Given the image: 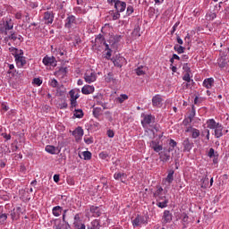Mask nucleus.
I'll return each instance as SVG.
<instances>
[{
	"mask_svg": "<svg viewBox=\"0 0 229 229\" xmlns=\"http://www.w3.org/2000/svg\"><path fill=\"white\" fill-rule=\"evenodd\" d=\"M159 158L161 162H169L171 160V155L165 150L159 152Z\"/></svg>",
	"mask_w": 229,
	"mask_h": 229,
	"instance_id": "ddd939ff",
	"label": "nucleus"
},
{
	"mask_svg": "<svg viewBox=\"0 0 229 229\" xmlns=\"http://www.w3.org/2000/svg\"><path fill=\"white\" fill-rule=\"evenodd\" d=\"M9 40H13V42H15V40H17V33H15V31H11V35L8 36Z\"/></svg>",
	"mask_w": 229,
	"mask_h": 229,
	"instance_id": "a18cd8bd",
	"label": "nucleus"
},
{
	"mask_svg": "<svg viewBox=\"0 0 229 229\" xmlns=\"http://www.w3.org/2000/svg\"><path fill=\"white\" fill-rule=\"evenodd\" d=\"M132 226L136 228V226H140V216H137V217L132 221Z\"/></svg>",
	"mask_w": 229,
	"mask_h": 229,
	"instance_id": "4c0bfd02",
	"label": "nucleus"
},
{
	"mask_svg": "<svg viewBox=\"0 0 229 229\" xmlns=\"http://www.w3.org/2000/svg\"><path fill=\"white\" fill-rule=\"evenodd\" d=\"M173 221V213L169 210H165L163 213V223L167 225V223H171Z\"/></svg>",
	"mask_w": 229,
	"mask_h": 229,
	"instance_id": "0eeeda50",
	"label": "nucleus"
},
{
	"mask_svg": "<svg viewBox=\"0 0 229 229\" xmlns=\"http://www.w3.org/2000/svg\"><path fill=\"white\" fill-rule=\"evenodd\" d=\"M68 68L67 67H61L57 72H55V74L57 76H62L64 78V76H67Z\"/></svg>",
	"mask_w": 229,
	"mask_h": 229,
	"instance_id": "4be33fe9",
	"label": "nucleus"
},
{
	"mask_svg": "<svg viewBox=\"0 0 229 229\" xmlns=\"http://www.w3.org/2000/svg\"><path fill=\"white\" fill-rule=\"evenodd\" d=\"M132 35L133 37H140V27H139V25H137L133 31H132Z\"/></svg>",
	"mask_w": 229,
	"mask_h": 229,
	"instance_id": "e433bc0d",
	"label": "nucleus"
},
{
	"mask_svg": "<svg viewBox=\"0 0 229 229\" xmlns=\"http://www.w3.org/2000/svg\"><path fill=\"white\" fill-rule=\"evenodd\" d=\"M207 123H208V128H209L210 130H216V128L217 127V123L214 119L208 120Z\"/></svg>",
	"mask_w": 229,
	"mask_h": 229,
	"instance_id": "a878e982",
	"label": "nucleus"
},
{
	"mask_svg": "<svg viewBox=\"0 0 229 229\" xmlns=\"http://www.w3.org/2000/svg\"><path fill=\"white\" fill-rule=\"evenodd\" d=\"M74 24H76V16L69 15L65 20L64 28L71 30V28H72V26H74Z\"/></svg>",
	"mask_w": 229,
	"mask_h": 229,
	"instance_id": "7ed1b4c3",
	"label": "nucleus"
},
{
	"mask_svg": "<svg viewBox=\"0 0 229 229\" xmlns=\"http://www.w3.org/2000/svg\"><path fill=\"white\" fill-rule=\"evenodd\" d=\"M192 139H198L199 137V130L191 127Z\"/></svg>",
	"mask_w": 229,
	"mask_h": 229,
	"instance_id": "7c9ffc66",
	"label": "nucleus"
},
{
	"mask_svg": "<svg viewBox=\"0 0 229 229\" xmlns=\"http://www.w3.org/2000/svg\"><path fill=\"white\" fill-rule=\"evenodd\" d=\"M182 80H183L184 81H187L188 83H191V73L186 72V73L183 75Z\"/></svg>",
	"mask_w": 229,
	"mask_h": 229,
	"instance_id": "de8ad7c7",
	"label": "nucleus"
},
{
	"mask_svg": "<svg viewBox=\"0 0 229 229\" xmlns=\"http://www.w3.org/2000/svg\"><path fill=\"white\" fill-rule=\"evenodd\" d=\"M215 136L216 139L223 137V125L221 123H216V127L215 128Z\"/></svg>",
	"mask_w": 229,
	"mask_h": 229,
	"instance_id": "4468645a",
	"label": "nucleus"
},
{
	"mask_svg": "<svg viewBox=\"0 0 229 229\" xmlns=\"http://www.w3.org/2000/svg\"><path fill=\"white\" fill-rule=\"evenodd\" d=\"M182 146H183V151H191V149H192V146H194V143L191 142V140H189V138H186L183 141H182Z\"/></svg>",
	"mask_w": 229,
	"mask_h": 229,
	"instance_id": "1a4fd4ad",
	"label": "nucleus"
},
{
	"mask_svg": "<svg viewBox=\"0 0 229 229\" xmlns=\"http://www.w3.org/2000/svg\"><path fill=\"white\" fill-rule=\"evenodd\" d=\"M105 81H106V83H111V81H114V73H107V76L105 78Z\"/></svg>",
	"mask_w": 229,
	"mask_h": 229,
	"instance_id": "ea45409f",
	"label": "nucleus"
},
{
	"mask_svg": "<svg viewBox=\"0 0 229 229\" xmlns=\"http://www.w3.org/2000/svg\"><path fill=\"white\" fill-rule=\"evenodd\" d=\"M69 94L71 98L70 101H76V91L74 89H72L70 90Z\"/></svg>",
	"mask_w": 229,
	"mask_h": 229,
	"instance_id": "49530a36",
	"label": "nucleus"
},
{
	"mask_svg": "<svg viewBox=\"0 0 229 229\" xmlns=\"http://www.w3.org/2000/svg\"><path fill=\"white\" fill-rule=\"evenodd\" d=\"M73 137H75L76 142L78 140H81V138L83 137V128L81 127H77L73 131H72Z\"/></svg>",
	"mask_w": 229,
	"mask_h": 229,
	"instance_id": "39448f33",
	"label": "nucleus"
},
{
	"mask_svg": "<svg viewBox=\"0 0 229 229\" xmlns=\"http://www.w3.org/2000/svg\"><path fill=\"white\" fill-rule=\"evenodd\" d=\"M167 203H169V199L159 201L157 203V205L159 208H165L167 207Z\"/></svg>",
	"mask_w": 229,
	"mask_h": 229,
	"instance_id": "473e14b6",
	"label": "nucleus"
},
{
	"mask_svg": "<svg viewBox=\"0 0 229 229\" xmlns=\"http://www.w3.org/2000/svg\"><path fill=\"white\" fill-rule=\"evenodd\" d=\"M146 71H148V68L142 65L135 69L137 76H144V74H146Z\"/></svg>",
	"mask_w": 229,
	"mask_h": 229,
	"instance_id": "6ab92c4d",
	"label": "nucleus"
},
{
	"mask_svg": "<svg viewBox=\"0 0 229 229\" xmlns=\"http://www.w3.org/2000/svg\"><path fill=\"white\" fill-rule=\"evenodd\" d=\"M156 191L153 193V198H157V196H162V192H164V188L160 185L156 186Z\"/></svg>",
	"mask_w": 229,
	"mask_h": 229,
	"instance_id": "393cba45",
	"label": "nucleus"
},
{
	"mask_svg": "<svg viewBox=\"0 0 229 229\" xmlns=\"http://www.w3.org/2000/svg\"><path fill=\"white\" fill-rule=\"evenodd\" d=\"M177 144L178 143H176V141H174V140H170V141H169L170 148H176Z\"/></svg>",
	"mask_w": 229,
	"mask_h": 229,
	"instance_id": "052dcab7",
	"label": "nucleus"
},
{
	"mask_svg": "<svg viewBox=\"0 0 229 229\" xmlns=\"http://www.w3.org/2000/svg\"><path fill=\"white\" fill-rule=\"evenodd\" d=\"M11 217H12L13 221H17L19 216H17L15 209L11 211Z\"/></svg>",
	"mask_w": 229,
	"mask_h": 229,
	"instance_id": "09e8293b",
	"label": "nucleus"
},
{
	"mask_svg": "<svg viewBox=\"0 0 229 229\" xmlns=\"http://www.w3.org/2000/svg\"><path fill=\"white\" fill-rule=\"evenodd\" d=\"M182 223H184L185 225H189V216L187 215V213L183 212L182 214Z\"/></svg>",
	"mask_w": 229,
	"mask_h": 229,
	"instance_id": "c03bdc74",
	"label": "nucleus"
},
{
	"mask_svg": "<svg viewBox=\"0 0 229 229\" xmlns=\"http://www.w3.org/2000/svg\"><path fill=\"white\" fill-rule=\"evenodd\" d=\"M174 49L178 53V55H182V53H185V47L175 45L174 47Z\"/></svg>",
	"mask_w": 229,
	"mask_h": 229,
	"instance_id": "c756f323",
	"label": "nucleus"
},
{
	"mask_svg": "<svg viewBox=\"0 0 229 229\" xmlns=\"http://www.w3.org/2000/svg\"><path fill=\"white\" fill-rule=\"evenodd\" d=\"M89 210H90L93 217H99V216H101V214H102L101 208L98 206H91L89 208Z\"/></svg>",
	"mask_w": 229,
	"mask_h": 229,
	"instance_id": "9d476101",
	"label": "nucleus"
},
{
	"mask_svg": "<svg viewBox=\"0 0 229 229\" xmlns=\"http://www.w3.org/2000/svg\"><path fill=\"white\" fill-rule=\"evenodd\" d=\"M43 19L45 24H53V21H55V13H53V12H46Z\"/></svg>",
	"mask_w": 229,
	"mask_h": 229,
	"instance_id": "20e7f679",
	"label": "nucleus"
},
{
	"mask_svg": "<svg viewBox=\"0 0 229 229\" xmlns=\"http://www.w3.org/2000/svg\"><path fill=\"white\" fill-rule=\"evenodd\" d=\"M111 60H112L114 67H119V68L123 67V64L121 62H123V60H124V58H123V57H118V58L117 57L116 58L113 57Z\"/></svg>",
	"mask_w": 229,
	"mask_h": 229,
	"instance_id": "aec40b11",
	"label": "nucleus"
},
{
	"mask_svg": "<svg viewBox=\"0 0 229 229\" xmlns=\"http://www.w3.org/2000/svg\"><path fill=\"white\" fill-rule=\"evenodd\" d=\"M88 229H99V220H93L90 225H88Z\"/></svg>",
	"mask_w": 229,
	"mask_h": 229,
	"instance_id": "bb28decb",
	"label": "nucleus"
},
{
	"mask_svg": "<svg viewBox=\"0 0 229 229\" xmlns=\"http://www.w3.org/2000/svg\"><path fill=\"white\" fill-rule=\"evenodd\" d=\"M43 64L47 66L56 67V58L55 56L49 57L48 55H46L43 58Z\"/></svg>",
	"mask_w": 229,
	"mask_h": 229,
	"instance_id": "f03ea898",
	"label": "nucleus"
},
{
	"mask_svg": "<svg viewBox=\"0 0 229 229\" xmlns=\"http://www.w3.org/2000/svg\"><path fill=\"white\" fill-rule=\"evenodd\" d=\"M32 83H34V85H38V87H40L42 80L39 78H34Z\"/></svg>",
	"mask_w": 229,
	"mask_h": 229,
	"instance_id": "8fccbe9b",
	"label": "nucleus"
},
{
	"mask_svg": "<svg viewBox=\"0 0 229 229\" xmlns=\"http://www.w3.org/2000/svg\"><path fill=\"white\" fill-rule=\"evenodd\" d=\"M126 99H128V95L122 94L120 97H118L116 98V101H118V103H124V101H126Z\"/></svg>",
	"mask_w": 229,
	"mask_h": 229,
	"instance_id": "c9c22d12",
	"label": "nucleus"
},
{
	"mask_svg": "<svg viewBox=\"0 0 229 229\" xmlns=\"http://www.w3.org/2000/svg\"><path fill=\"white\" fill-rule=\"evenodd\" d=\"M114 180H121L123 183H124V180H126V174L124 173H116L114 174Z\"/></svg>",
	"mask_w": 229,
	"mask_h": 229,
	"instance_id": "5701e85b",
	"label": "nucleus"
},
{
	"mask_svg": "<svg viewBox=\"0 0 229 229\" xmlns=\"http://www.w3.org/2000/svg\"><path fill=\"white\" fill-rule=\"evenodd\" d=\"M5 30H13V22L12 21V19H9L4 23Z\"/></svg>",
	"mask_w": 229,
	"mask_h": 229,
	"instance_id": "c85d7f7f",
	"label": "nucleus"
},
{
	"mask_svg": "<svg viewBox=\"0 0 229 229\" xmlns=\"http://www.w3.org/2000/svg\"><path fill=\"white\" fill-rule=\"evenodd\" d=\"M84 160H90L92 158V153L90 151L82 152Z\"/></svg>",
	"mask_w": 229,
	"mask_h": 229,
	"instance_id": "f704fd0d",
	"label": "nucleus"
},
{
	"mask_svg": "<svg viewBox=\"0 0 229 229\" xmlns=\"http://www.w3.org/2000/svg\"><path fill=\"white\" fill-rule=\"evenodd\" d=\"M217 156V152H216V150H214V148H209V151L208 153V157H209V158H214V157Z\"/></svg>",
	"mask_w": 229,
	"mask_h": 229,
	"instance_id": "79ce46f5",
	"label": "nucleus"
},
{
	"mask_svg": "<svg viewBox=\"0 0 229 229\" xmlns=\"http://www.w3.org/2000/svg\"><path fill=\"white\" fill-rule=\"evenodd\" d=\"M15 72H17V71H15V66L13 64H9L8 74H13V76H15Z\"/></svg>",
	"mask_w": 229,
	"mask_h": 229,
	"instance_id": "37998d69",
	"label": "nucleus"
},
{
	"mask_svg": "<svg viewBox=\"0 0 229 229\" xmlns=\"http://www.w3.org/2000/svg\"><path fill=\"white\" fill-rule=\"evenodd\" d=\"M2 136L4 139H5V140H10V139H12V135L10 134L3 133Z\"/></svg>",
	"mask_w": 229,
	"mask_h": 229,
	"instance_id": "774afa93",
	"label": "nucleus"
},
{
	"mask_svg": "<svg viewBox=\"0 0 229 229\" xmlns=\"http://www.w3.org/2000/svg\"><path fill=\"white\" fill-rule=\"evenodd\" d=\"M155 116L152 114H143V120H141V124L143 128H146L148 124L151 123V121H154Z\"/></svg>",
	"mask_w": 229,
	"mask_h": 229,
	"instance_id": "423d86ee",
	"label": "nucleus"
},
{
	"mask_svg": "<svg viewBox=\"0 0 229 229\" xmlns=\"http://www.w3.org/2000/svg\"><path fill=\"white\" fill-rule=\"evenodd\" d=\"M101 112H103L101 107H94L93 108V115H94V117H96V119H99V117L101 115Z\"/></svg>",
	"mask_w": 229,
	"mask_h": 229,
	"instance_id": "cd10ccee",
	"label": "nucleus"
},
{
	"mask_svg": "<svg viewBox=\"0 0 229 229\" xmlns=\"http://www.w3.org/2000/svg\"><path fill=\"white\" fill-rule=\"evenodd\" d=\"M156 199H157V202H159V201H165V199H167V197L159 195V196H157Z\"/></svg>",
	"mask_w": 229,
	"mask_h": 229,
	"instance_id": "13d9d810",
	"label": "nucleus"
},
{
	"mask_svg": "<svg viewBox=\"0 0 229 229\" xmlns=\"http://www.w3.org/2000/svg\"><path fill=\"white\" fill-rule=\"evenodd\" d=\"M15 58V62L16 64L19 65L20 64V67H24L26 65V57L23 56H19V55H16L14 56Z\"/></svg>",
	"mask_w": 229,
	"mask_h": 229,
	"instance_id": "2eb2a0df",
	"label": "nucleus"
},
{
	"mask_svg": "<svg viewBox=\"0 0 229 229\" xmlns=\"http://www.w3.org/2000/svg\"><path fill=\"white\" fill-rule=\"evenodd\" d=\"M81 92L82 94H85V95L92 94L94 92V86L85 85L81 89Z\"/></svg>",
	"mask_w": 229,
	"mask_h": 229,
	"instance_id": "dca6fc26",
	"label": "nucleus"
},
{
	"mask_svg": "<svg viewBox=\"0 0 229 229\" xmlns=\"http://www.w3.org/2000/svg\"><path fill=\"white\" fill-rule=\"evenodd\" d=\"M99 157L102 158V160H106V158H108V153L106 152H101L99 154Z\"/></svg>",
	"mask_w": 229,
	"mask_h": 229,
	"instance_id": "4d7b16f0",
	"label": "nucleus"
},
{
	"mask_svg": "<svg viewBox=\"0 0 229 229\" xmlns=\"http://www.w3.org/2000/svg\"><path fill=\"white\" fill-rule=\"evenodd\" d=\"M50 85L53 87V89H56V87H58V81H56L55 79H53L50 81Z\"/></svg>",
	"mask_w": 229,
	"mask_h": 229,
	"instance_id": "5fc2aeb1",
	"label": "nucleus"
},
{
	"mask_svg": "<svg viewBox=\"0 0 229 229\" xmlns=\"http://www.w3.org/2000/svg\"><path fill=\"white\" fill-rule=\"evenodd\" d=\"M46 151L47 153H50V155H56V147L53 146V145H47L46 147Z\"/></svg>",
	"mask_w": 229,
	"mask_h": 229,
	"instance_id": "b1692460",
	"label": "nucleus"
},
{
	"mask_svg": "<svg viewBox=\"0 0 229 229\" xmlns=\"http://www.w3.org/2000/svg\"><path fill=\"white\" fill-rule=\"evenodd\" d=\"M112 56V49L107 50L105 58H106V60H110Z\"/></svg>",
	"mask_w": 229,
	"mask_h": 229,
	"instance_id": "e2e57ef3",
	"label": "nucleus"
},
{
	"mask_svg": "<svg viewBox=\"0 0 229 229\" xmlns=\"http://www.w3.org/2000/svg\"><path fill=\"white\" fill-rule=\"evenodd\" d=\"M114 135H115L114 133V131H112V130L107 131V137H109V139H114Z\"/></svg>",
	"mask_w": 229,
	"mask_h": 229,
	"instance_id": "69168bd1",
	"label": "nucleus"
},
{
	"mask_svg": "<svg viewBox=\"0 0 229 229\" xmlns=\"http://www.w3.org/2000/svg\"><path fill=\"white\" fill-rule=\"evenodd\" d=\"M121 17V13L117 12L114 13L113 15V21H117V19H119Z\"/></svg>",
	"mask_w": 229,
	"mask_h": 229,
	"instance_id": "bf43d9fd",
	"label": "nucleus"
},
{
	"mask_svg": "<svg viewBox=\"0 0 229 229\" xmlns=\"http://www.w3.org/2000/svg\"><path fill=\"white\" fill-rule=\"evenodd\" d=\"M150 148H152V149H154L156 153H160V151L164 149V147H162V145H158V141H155V140H152L150 142Z\"/></svg>",
	"mask_w": 229,
	"mask_h": 229,
	"instance_id": "f8f14e48",
	"label": "nucleus"
},
{
	"mask_svg": "<svg viewBox=\"0 0 229 229\" xmlns=\"http://www.w3.org/2000/svg\"><path fill=\"white\" fill-rule=\"evenodd\" d=\"M194 117H196V109L194 108V106H192L191 114L188 117L190 123H192V120L194 119Z\"/></svg>",
	"mask_w": 229,
	"mask_h": 229,
	"instance_id": "72a5a7b5",
	"label": "nucleus"
},
{
	"mask_svg": "<svg viewBox=\"0 0 229 229\" xmlns=\"http://www.w3.org/2000/svg\"><path fill=\"white\" fill-rule=\"evenodd\" d=\"M114 8L116 12H124V10H126V2L117 0L114 4Z\"/></svg>",
	"mask_w": 229,
	"mask_h": 229,
	"instance_id": "6e6552de",
	"label": "nucleus"
},
{
	"mask_svg": "<svg viewBox=\"0 0 229 229\" xmlns=\"http://www.w3.org/2000/svg\"><path fill=\"white\" fill-rule=\"evenodd\" d=\"M165 182H167V183H173V182H174V170H169Z\"/></svg>",
	"mask_w": 229,
	"mask_h": 229,
	"instance_id": "412c9836",
	"label": "nucleus"
},
{
	"mask_svg": "<svg viewBox=\"0 0 229 229\" xmlns=\"http://www.w3.org/2000/svg\"><path fill=\"white\" fill-rule=\"evenodd\" d=\"M13 55H14V56H24V51H22L21 49V50L18 49L17 52L13 53Z\"/></svg>",
	"mask_w": 229,
	"mask_h": 229,
	"instance_id": "864d4df0",
	"label": "nucleus"
},
{
	"mask_svg": "<svg viewBox=\"0 0 229 229\" xmlns=\"http://www.w3.org/2000/svg\"><path fill=\"white\" fill-rule=\"evenodd\" d=\"M96 42H106L105 37H103V35L99 34V35L96 38Z\"/></svg>",
	"mask_w": 229,
	"mask_h": 229,
	"instance_id": "6e6d98bb",
	"label": "nucleus"
},
{
	"mask_svg": "<svg viewBox=\"0 0 229 229\" xmlns=\"http://www.w3.org/2000/svg\"><path fill=\"white\" fill-rule=\"evenodd\" d=\"M96 73L92 71H87L84 74V80L86 83H94V81H96Z\"/></svg>",
	"mask_w": 229,
	"mask_h": 229,
	"instance_id": "f257e3e1",
	"label": "nucleus"
},
{
	"mask_svg": "<svg viewBox=\"0 0 229 229\" xmlns=\"http://www.w3.org/2000/svg\"><path fill=\"white\" fill-rule=\"evenodd\" d=\"M74 117H76L77 119H81L83 117V110L81 109H75L74 110Z\"/></svg>",
	"mask_w": 229,
	"mask_h": 229,
	"instance_id": "2f4dec72",
	"label": "nucleus"
},
{
	"mask_svg": "<svg viewBox=\"0 0 229 229\" xmlns=\"http://www.w3.org/2000/svg\"><path fill=\"white\" fill-rule=\"evenodd\" d=\"M8 219V215L6 214H1L0 215V225H4L6 223V220Z\"/></svg>",
	"mask_w": 229,
	"mask_h": 229,
	"instance_id": "a19ab883",
	"label": "nucleus"
},
{
	"mask_svg": "<svg viewBox=\"0 0 229 229\" xmlns=\"http://www.w3.org/2000/svg\"><path fill=\"white\" fill-rule=\"evenodd\" d=\"M63 211H64V208L62 207H60V206H55L52 209L53 215L55 217H59V216H62V212Z\"/></svg>",
	"mask_w": 229,
	"mask_h": 229,
	"instance_id": "f3484780",
	"label": "nucleus"
},
{
	"mask_svg": "<svg viewBox=\"0 0 229 229\" xmlns=\"http://www.w3.org/2000/svg\"><path fill=\"white\" fill-rule=\"evenodd\" d=\"M218 65L219 67L223 68V67H226V60L225 59H220L218 62Z\"/></svg>",
	"mask_w": 229,
	"mask_h": 229,
	"instance_id": "3c124183",
	"label": "nucleus"
},
{
	"mask_svg": "<svg viewBox=\"0 0 229 229\" xmlns=\"http://www.w3.org/2000/svg\"><path fill=\"white\" fill-rule=\"evenodd\" d=\"M84 141H85L86 144H92L94 142V140L92 139V137L84 138Z\"/></svg>",
	"mask_w": 229,
	"mask_h": 229,
	"instance_id": "680f3d73",
	"label": "nucleus"
},
{
	"mask_svg": "<svg viewBox=\"0 0 229 229\" xmlns=\"http://www.w3.org/2000/svg\"><path fill=\"white\" fill-rule=\"evenodd\" d=\"M182 69L185 71V72L191 73V67L189 66V64H184Z\"/></svg>",
	"mask_w": 229,
	"mask_h": 229,
	"instance_id": "603ef678",
	"label": "nucleus"
},
{
	"mask_svg": "<svg viewBox=\"0 0 229 229\" xmlns=\"http://www.w3.org/2000/svg\"><path fill=\"white\" fill-rule=\"evenodd\" d=\"M132 13H133V6L129 5L127 7V15H131Z\"/></svg>",
	"mask_w": 229,
	"mask_h": 229,
	"instance_id": "0e129e2a",
	"label": "nucleus"
},
{
	"mask_svg": "<svg viewBox=\"0 0 229 229\" xmlns=\"http://www.w3.org/2000/svg\"><path fill=\"white\" fill-rule=\"evenodd\" d=\"M78 102L76 100H71V108H76Z\"/></svg>",
	"mask_w": 229,
	"mask_h": 229,
	"instance_id": "338daca9",
	"label": "nucleus"
},
{
	"mask_svg": "<svg viewBox=\"0 0 229 229\" xmlns=\"http://www.w3.org/2000/svg\"><path fill=\"white\" fill-rule=\"evenodd\" d=\"M162 96L160 95H156L152 98V105L153 106H157L160 107L162 106Z\"/></svg>",
	"mask_w": 229,
	"mask_h": 229,
	"instance_id": "9b49d317",
	"label": "nucleus"
},
{
	"mask_svg": "<svg viewBox=\"0 0 229 229\" xmlns=\"http://www.w3.org/2000/svg\"><path fill=\"white\" fill-rule=\"evenodd\" d=\"M73 226H75L76 229H85V224H81L78 221H74Z\"/></svg>",
	"mask_w": 229,
	"mask_h": 229,
	"instance_id": "58836bf2",
	"label": "nucleus"
},
{
	"mask_svg": "<svg viewBox=\"0 0 229 229\" xmlns=\"http://www.w3.org/2000/svg\"><path fill=\"white\" fill-rule=\"evenodd\" d=\"M204 87L206 89H212L214 87V78H208L203 81Z\"/></svg>",
	"mask_w": 229,
	"mask_h": 229,
	"instance_id": "a211bd4d",
	"label": "nucleus"
}]
</instances>
